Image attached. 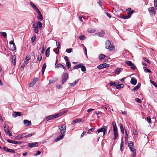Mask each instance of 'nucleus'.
Segmentation results:
<instances>
[{
    "mask_svg": "<svg viewBox=\"0 0 157 157\" xmlns=\"http://www.w3.org/2000/svg\"><path fill=\"white\" fill-rule=\"evenodd\" d=\"M112 125L114 132L113 134L114 136V138L113 139H115L118 136V129L116 126V124L115 122H113Z\"/></svg>",
    "mask_w": 157,
    "mask_h": 157,
    "instance_id": "obj_1",
    "label": "nucleus"
},
{
    "mask_svg": "<svg viewBox=\"0 0 157 157\" xmlns=\"http://www.w3.org/2000/svg\"><path fill=\"white\" fill-rule=\"evenodd\" d=\"M21 143V142H18L17 141H13V144H19Z\"/></svg>",
    "mask_w": 157,
    "mask_h": 157,
    "instance_id": "obj_62",
    "label": "nucleus"
},
{
    "mask_svg": "<svg viewBox=\"0 0 157 157\" xmlns=\"http://www.w3.org/2000/svg\"><path fill=\"white\" fill-rule=\"evenodd\" d=\"M41 59H42V56L40 54L38 53V56H37V60L40 62L41 60Z\"/></svg>",
    "mask_w": 157,
    "mask_h": 157,
    "instance_id": "obj_39",
    "label": "nucleus"
},
{
    "mask_svg": "<svg viewBox=\"0 0 157 157\" xmlns=\"http://www.w3.org/2000/svg\"><path fill=\"white\" fill-rule=\"evenodd\" d=\"M140 84L139 83L138 85L136 86H135L133 90H132V91H136L140 87Z\"/></svg>",
    "mask_w": 157,
    "mask_h": 157,
    "instance_id": "obj_27",
    "label": "nucleus"
},
{
    "mask_svg": "<svg viewBox=\"0 0 157 157\" xmlns=\"http://www.w3.org/2000/svg\"><path fill=\"white\" fill-rule=\"evenodd\" d=\"M64 136V134H63V135H60L58 136L56 139V140H55V141L57 142L59 140L61 139H62L63 136Z\"/></svg>",
    "mask_w": 157,
    "mask_h": 157,
    "instance_id": "obj_24",
    "label": "nucleus"
},
{
    "mask_svg": "<svg viewBox=\"0 0 157 157\" xmlns=\"http://www.w3.org/2000/svg\"><path fill=\"white\" fill-rule=\"evenodd\" d=\"M35 23L36 25H38L39 29H42V24L41 22L40 21H38L37 22H36Z\"/></svg>",
    "mask_w": 157,
    "mask_h": 157,
    "instance_id": "obj_21",
    "label": "nucleus"
},
{
    "mask_svg": "<svg viewBox=\"0 0 157 157\" xmlns=\"http://www.w3.org/2000/svg\"><path fill=\"white\" fill-rule=\"evenodd\" d=\"M143 68H144V71L145 72H147H147L151 73V71L149 69L145 67H144Z\"/></svg>",
    "mask_w": 157,
    "mask_h": 157,
    "instance_id": "obj_42",
    "label": "nucleus"
},
{
    "mask_svg": "<svg viewBox=\"0 0 157 157\" xmlns=\"http://www.w3.org/2000/svg\"><path fill=\"white\" fill-rule=\"evenodd\" d=\"M62 115V113H60V112L54 115H53V118H58Z\"/></svg>",
    "mask_w": 157,
    "mask_h": 157,
    "instance_id": "obj_28",
    "label": "nucleus"
},
{
    "mask_svg": "<svg viewBox=\"0 0 157 157\" xmlns=\"http://www.w3.org/2000/svg\"><path fill=\"white\" fill-rule=\"evenodd\" d=\"M130 82L132 84L135 85L137 83V80L134 78H131Z\"/></svg>",
    "mask_w": 157,
    "mask_h": 157,
    "instance_id": "obj_18",
    "label": "nucleus"
},
{
    "mask_svg": "<svg viewBox=\"0 0 157 157\" xmlns=\"http://www.w3.org/2000/svg\"><path fill=\"white\" fill-rule=\"evenodd\" d=\"M38 80V78H34L33 80V82L29 84V86L30 87H33L35 84L36 82Z\"/></svg>",
    "mask_w": 157,
    "mask_h": 157,
    "instance_id": "obj_13",
    "label": "nucleus"
},
{
    "mask_svg": "<svg viewBox=\"0 0 157 157\" xmlns=\"http://www.w3.org/2000/svg\"><path fill=\"white\" fill-rule=\"evenodd\" d=\"M24 124L26 126H29L31 125V122L28 120H24Z\"/></svg>",
    "mask_w": 157,
    "mask_h": 157,
    "instance_id": "obj_12",
    "label": "nucleus"
},
{
    "mask_svg": "<svg viewBox=\"0 0 157 157\" xmlns=\"http://www.w3.org/2000/svg\"><path fill=\"white\" fill-rule=\"evenodd\" d=\"M25 133H22L18 136L17 137V138H16V139L17 140H20L22 138L25 137Z\"/></svg>",
    "mask_w": 157,
    "mask_h": 157,
    "instance_id": "obj_16",
    "label": "nucleus"
},
{
    "mask_svg": "<svg viewBox=\"0 0 157 157\" xmlns=\"http://www.w3.org/2000/svg\"><path fill=\"white\" fill-rule=\"evenodd\" d=\"M134 10H132L131 11L128 12L127 15L126 16H124L122 17V18L124 19H128L130 18L131 17V14H132L134 12Z\"/></svg>",
    "mask_w": 157,
    "mask_h": 157,
    "instance_id": "obj_7",
    "label": "nucleus"
},
{
    "mask_svg": "<svg viewBox=\"0 0 157 157\" xmlns=\"http://www.w3.org/2000/svg\"><path fill=\"white\" fill-rule=\"evenodd\" d=\"M82 65V63H80L79 64H78V65H77L75 66H74L73 67V69H78L79 68H80L81 67V65Z\"/></svg>",
    "mask_w": 157,
    "mask_h": 157,
    "instance_id": "obj_35",
    "label": "nucleus"
},
{
    "mask_svg": "<svg viewBox=\"0 0 157 157\" xmlns=\"http://www.w3.org/2000/svg\"><path fill=\"white\" fill-rule=\"evenodd\" d=\"M38 145V142L29 143L28 146L31 147H36Z\"/></svg>",
    "mask_w": 157,
    "mask_h": 157,
    "instance_id": "obj_9",
    "label": "nucleus"
},
{
    "mask_svg": "<svg viewBox=\"0 0 157 157\" xmlns=\"http://www.w3.org/2000/svg\"><path fill=\"white\" fill-rule=\"evenodd\" d=\"M148 10L149 13L151 16H152L155 14L156 12L155 10L154 7H150L148 8Z\"/></svg>",
    "mask_w": 157,
    "mask_h": 157,
    "instance_id": "obj_5",
    "label": "nucleus"
},
{
    "mask_svg": "<svg viewBox=\"0 0 157 157\" xmlns=\"http://www.w3.org/2000/svg\"><path fill=\"white\" fill-rule=\"evenodd\" d=\"M120 128L121 131V132L123 134L124 133V128L123 127V126L122 124H120Z\"/></svg>",
    "mask_w": 157,
    "mask_h": 157,
    "instance_id": "obj_32",
    "label": "nucleus"
},
{
    "mask_svg": "<svg viewBox=\"0 0 157 157\" xmlns=\"http://www.w3.org/2000/svg\"><path fill=\"white\" fill-rule=\"evenodd\" d=\"M143 59L145 60V61L147 62V63H150L151 62L150 61L146 58L145 57H143Z\"/></svg>",
    "mask_w": 157,
    "mask_h": 157,
    "instance_id": "obj_54",
    "label": "nucleus"
},
{
    "mask_svg": "<svg viewBox=\"0 0 157 157\" xmlns=\"http://www.w3.org/2000/svg\"><path fill=\"white\" fill-rule=\"evenodd\" d=\"M50 48L49 47L48 48L45 52V55L47 57H48L49 56L50 54Z\"/></svg>",
    "mask_w": 157,
    "mask_h": 157,
    "instance_id": "obj_25",
    "label": "nucleus"
},
{
    "mask_svg": "<svg viewBox=\"0 0 157 157\" xmlns=\"http://www.w3.org/2000/svg\"><path fill=\"white\" fill-rule=\"evenodd\" d=\"M80 68H81V71H82L85 72L86 70V67L85 66H83L82 65H81Z\"/></svg>",
    "mask_w": 157,
    "mask_h": 157,
    "instance_id": "obj_38",
    "label": "nucleus"
},
{
    "mask_svg": "<svg viewBox=\"0 0 157 157\" xmlns=\"http://www.w3.org/2000/svg\"><path fill=\"white\" fill-rule=\"evenodd\" d=\"M131 151L133 152V153H132L133 156H136V150H135V149H133L132 150V151Z\"/></svg>",
    "mask_w": 157,
    "mask_h": 157,
    "instance_id": "obj_61",
    "label": "nucleus"
},
{
    "mask_svg": "<svg viewBox=\"0 0 157 157\" xmlns=\"http://www.w3.org/2000/svg\"><path fill=\"white\" fill-rule=\"evenodd\" d=\"M122 69L121 68H116L115 70V71L116 73H117V74H118L122 71Z\"/></svg>",
    "mask_w": 157,
    "mask_h": 157,
    "instance_id": "obj_31",
    "label": "nucleus"
},
{
    "mask_svg": "<svg viewBox=\"0 0 157 157\" xmlns=\"http://www.w3.org/2000/svg\"><path fill=\"white\" fill-rule=\"evenodd\" d=\"M34 134H35V133L34 132H33V133L28 134L27 135H25V137L27 138L29 137H30Z\"/></svg>",
    "mask_w": 157,
    "mask_h": 157,
    "instance_id": "obj_53",
    "label": "nucleus"
},
{
    "mask_svg": "<svg viewBox=\"0 0 157 157\" xmlns=\"http://www.w3.org/2000/svg\"><path fill=\"white\" fill-rule=\"evenodd\" d=\"M125 63L129 66H131V65L132 63V62L130 61L126 60Z\"/></svg>",
    "mask_w": 157,
    "mask_h": 157,
    "instance_id": "obj_40",
    "label": "nucleus"
},
{
    "mask_svg": "<svg viewBox=\"0 0 157 157\" xmlns=\"http://www.w3.org/2000/svg\"><path fill=\"white\" fill-rule=\"evenodd\" d=\"M95 31L96 30H94V29H93L91 28H89L88 29V32L90 33H94Z\"/></svg>",
    "mask_w": 157,
    "mask_h": 157,
    "instance_id": "obj_37",
    "label": "nucleus"
},
{
    "mask_svg": "<svg viewBox=\"0 0 157 157\" xmlns=\"http://www.w3.org/2000/svg\"><path fill=\"white\" fill-rule=\"evenodd\" d=\"M79 81V79H78L76 80V81H75L73 83H70V85L72 87H74L75 86L76 84L78 82V81Z\"/></svg>",
    "mask_w": 157,
    "mask_h": 157,
    "instance_id": "obj_34",
    "label": "nucleus"
},
{
    "mask_svg": "<svg viewBox=\"0 0 157 157\" xmlns=\"http://www.w3.org/2000/svg\"><path fill=\"white\" fill-rule=\"evenodd\" d=\"M123 142L122 140L121 144V151H123Z\"/></svg>",
    "mask_w": 157,
    "mask_h": 157,
    "instance_id": "obj_51",
    "label": "nucleus"
},
{
    "mask_svg": "<svg viewBox=\"0 0 157 157\" xmlns=\"http://www.w3.org/2000/svg\"><path fill=\"white\" fill-rule=\"evenodd\" d=\"M128 146L130 151H132L134 149V145L132 142L131 141L129 142Z\"/></svg>",
    "mask_w": 157,
    "mask_h": 157,
    "instance_id": "obj_11",
    "label": "nucleus"
},
{
    "mask_svg": "<svg viewBox=\"0 0 157 157\" xmlns=\"http://www.w3.org/2000/svg\"><path fill=\"white\" fill-rule=\"evenodd\" d=\"M66 126L65 124L62 125L60 126L59 127L60 130V133L61 135L64 134V133L66 131Z\"/></svg>",
    "mask_w": 157,
    "mask_h": 157,
    "instance_id": "obj_4",
    "label": "nucleus"
},
{
    "mask_svg": "<svg viewBox=\"0 0 157 157\" xmlns=\"http://www.w3.org/2000/svg\"><path fill=\"white\" fill-rule=\"evenodd\" d=\"M79 38L81 40H84L86 38V37L84 36L81 35L79 37Z\"/></svg>",
    "mask_w": 157,
    "mask_h": 157,
    "instance_id": "obj_57",
    "label": "nucleus"
},
{
    "mask_svg": "<svg viewBox=\"0 0 157 157\" xmlns=\"http://www.w3.org/2000/svg\"><path fill=\"white\" fill-rule=\"evenodd\" d=\"M109 66V65L107 63H104L100 64L98 66L97 68L99 69H101L106 67H108Z\"/></svg>",
    "mask_w": 157,
    "mask_h": 157,
    "instance_id": "obj_8",
    "label": "nucleus"
},
{
    "mask_svg": "<svg viewBox=\"0 0 157 157\" xmlns=\"http://www.w3.org/2000/svg\"><path fill=\"white\" fill-rule=\"evenodd\" d=\"M53 119H54L53 116V115H51L45 117L44 119V121H48Z\"/></svg>",
    "mask_w": 157,
    "mask_h": 157,
    "instance_id": "obj_14",
    "label": "nucleus"
},
{
    "mask_svg": "<svg viewBox=\"0 0 157 157\" xmlns=\"http://www.w3.org/2000/svg\"><path fill=\"white\" fill-rule=\"evenodd\" d=\"M109 84L111 86H116V85L115 84V82L110 81V82L109 83Z\"/></svg>",
    "mask_w": 157,
    "mask_h": 157,
    "instance_id": "obj_47",
    "label": "nucleus"
},
{
    "mask_svg": "<svg viewBox=\"0 0 157 157\" xmlns=\"http://www.w3.org/2000/svg\"><path fill=\"white\" fill-rule=\"evenodd\" d=\"M124 86V85L123 84H118V85L116 87V89H119L122 88Z\"/></svg>",
    "mask_w": 157,
    "mask_h": 157,
    "instance_id": "obj_36",
    "label": "nucleus"
},
{
    "mask_svg": "<svg viewBox=\"0 0 157 157\" xmlns=\"http://www.w3.org/2000/svg\"><path fill=\"white\" fill-rule=\"evenodd\" d=\"M150 82L155 87H157V84L156 82L151 80H150Z\"/></svg>",
    "mask_w": 157,
    "mask_h": 157,
    "instance_id": "obj_52",
    "label": "nucleus"
},
{
    "mask_svg": "<svg viewBox=\"0 0 157 157\" xmlns=\"http://www.w3.org/2000/svg\"><path fill=\"white\" fill-rule=\"evenodd\" d=\"M68 74L67 73L63 74L62 77V84H63L68 79Z\"/></svg>",
    "mask_w": 157,
    "mask_h": 157,
    "instance_id": "obj_3",
    "label": "nucleus"
},
{
    "mask_svg": "<svg viewBox=\"0 0 157 157\" xmlns=\"http://www.w3.org/2000/svg\"><path fill=\"white\" fill-rule=\"evenodd\" d=\"M72 48H69V49H67L66 50V52L69 53H70L72 52Z\"/></svg>",
    "mask_w": 157,
    "mask_h": 157,
    "instance_id": "obj_46",
    "label": "nucleus"
},
{
    "mask_svg": "<svg viewBox=\"0 0 157 157\" xmlns=\"http://www.w3.org/2000/svg\"><path fill=\"white\" fill-rule=\"evenodd\" d=\"M30 4L33 6V7L34 8V9H35L36 10V12L39 10L38 8L35 5L33 2H30Z\"/></svg>",
    "mask_w": 157,
    "mask_h": 157,
    "instance_id": "obj_30",
    "label": "nucleus"
},
{
    "mask_svg": "<svg viewBox=\"0 0 157 157\" xmlns=\"http://www.w3.org/2000/svg\"><path fill=\"white\" fill-rule=\"evenodd\" d=\"M94 110V109H92V108H90V109H89L87 110V112H88V113H89L90 112H91V111Z\"/></svg>",
    "mask_w": 157,
    "mask_h": 157,
    "instance_id": "obj_63",
    "label": "nucleus"
},
{
    "mask_svg": "<svg viewBox=\"0 0 157 157\" xmlns=\"http://www.w3.org/2000/svg\"><path fill=\"white\" fill-rule=\"evenodd\" d=\"M98 57L100 60H102L106 57V56L102 54H100L99 55Z\"/></svg>",
    "mask_w": 157,
    "mask_h": 157,
    "instance_id": "obj_29",
    "label": "nucleus"
},
{
    "mask_svg": "<svg viewBox=\"0 0 157 157\" xmlns=\"http://www.w3.org/2000/svg\"><path fill=\"white\" fill-rule=\"evenodd\" d=\"M0 33L4 37H7V34L6 33L3 32H1Z\"/></svg>",
    "mask_w": 157,
    "mask_h": 157,
    "instance_id": "obj_49",
    "label": "nucleus"
},
{
    "mask_svg": "<svg viewBox=\"0 0 157 157\" xmlns=\"http://www.w3.org/2000/svg\"><path fill=\"white\" fill-rule=\"evenodd\" d=\"M55 67L57 68L61 67L63 68L64 70H65L66 69L65 67L61 63L58 64L57 65H56Z\"/></svg>",
    "mask_w": 157,
    "mask_h": 157,
    "instance_id": "obj_23",
    "label": "nucleus"
},
{
    "mask_svg": "<svg viewBox=\"0 0 157 157\" xmlns=\"http://www.w3.org/2000/svg\"><path fill=\"white\" fill-rule=\"evenodd\" d=\"M103 128H100L98 129L97 130V132L98 133H100V132H102L103 131Z\"/></svg>",
    "mask_w": 157,
    "mask_h": 157,
    "instance_id": "obj_59",
    "label": "nucleus"
},
{
    "mask_svg": "<svg viewBox=\"0 0 157 157\" xmlns=\"http://www.w3.org/2000/svg\"><path fill=\"white\" fill-rule=\"evenodd\" d=\"M12 59L13 64L15 66L16 64V58L15 55H13L12 56Z\"/></svg>",
    "mask_w": 157,
    "mask_h": 157,
    "instance_id": "obj_19",
    "label": "nucleus"
},
{
    "mask_svg": "<svg viewBox=\"0 0 157 157\" xmlns=\"http://www.w3.org/2000/svg\"><path fill=\"white\" fill-rule=\"evenodd\" d=\"M95 128H90L88 130L87 133L89 134L90 133L93 132L95 130Z\"/></svg>",
    "mask_w": 157,
    "mask_h": 157,
    "instance_id": "obj_41",
    "label": "nucleus"
},
{
    "mask_svg": "<svg viewBox=\"0 0 157 157\" xmlns=\"http://www.w3.org/2000/svg\"><path fill=\"white\" fill-rule=\"evenodd\" d=\"M64 59L66 60V62H67L68 61H69V60L67 56H65L64 57Z\"/></svg>",
    "mask_w": 157,
    "mask_h": 157,
    "instance_id": "obj_64",
    "label": "nucleus"
},
{
    "mask_svg": "<svg viewBox=\"0 0 157 157\" xmlns=\"http://www.w3.org/2000/svg\"><path fill=\"white\" fill-rule=\"evenodd\" d=\"M4 129L5 131V132L6 133H8L9 132H10V130L9 129H8V127H6V126L5 125V126H4Z\"/></svg>",
    "mask_w": 157,
    "mask_h": 157,
    "instance_id": "obj_43",
    "label": "nucleus"
},
{
    "mask_svg": "<svg viewBox=\"0 0 157 157\" xmlns=\"http://www.w3.org/2000/svg\"><path fill=\"white\" fill-rule=\"evenodd\" d=\"M105 48L108 49L109 51H112L114 49V46L111 45L110 41L107 40L105 42Z\"/></svg>",
    "mask_w": 157,
    "mask_h": 157,
    "instance_id": "obj_2",
    "label": "nucleus"
},
{
    "mask_svg": "<svg viewBox=\"0 0 157 157\" xmlns=\"http://www.w3.org/2000/svg\"><path fill=\"white\" fill-rule=\"evenodd\" d=\"M10 44H12L13 46V48L12 50H14L16 49V47L15 44L14 43L13 41H11L10 42Z\"/></svg>",
    "mask_w": 157,
    "mask_h": 157,
    "instance_id": "obj_33",
    "label": "nucleus"
},
{
    "mask_svg": "<svg viewBox=\"0 0 157 157\" xmlns=\"http://www.w3.org/2000/svg\"><path fill=\"white\" fill-rule=\"evenodd\" d=\"M131 65L130 66V67L132 70H134L136 69V67L133 63H132Z\"/></svg>",
    "mask_w": 157,
    "mask_h": 157,
    "instance_id": "obj_45",
    "label": "nucleus"
},
{
    "mask_svg": "<svg viewBox=\"0 0 157 157\" xmlns=\"http://www.w3.org/2000/svg\"><path fill=\"white\" fill-rule=\"evenodd\" d=\"M33 25L34 32L36 33H38L39 32L38 27V25H36L35 22H33Z\"/></svg>",
    "mask_w": 157,
    "mask_h": 157,
    "instance_id": "obj_6",
    "label": "nucleus"
},
{
    "mask_svg": "<svg viewBox=\"0 0 157 157\" xmlns=\"http://www.w3.org/2000/svg\"><path fill=\"white\" fill-rule=\"evenodd\" d=\"M46 63H44L43 64L42 67V74L43 75L44 74V71L46 68Z\"/></svg>",
    "mask_w": 157,
    "mask_h": 157,
    "instance_id": "obj_26",
    "label": "nucleus"
},
{
    "mask_svg": "<svg viewBox=\"0 0 157 157\" xmlns=\"http://www.w3.org/2000/svg\"><path fill=\"white\" fill-rule=\"evenodd\" d=\"M37 13L38 16L37 17V18L38 20H40V21H41L43 20V18L42 16L40 11V10H39L38 11L36 12Z\"/></svg>",
    "mask_w": 157,
    "mask_h": 157,
    "instance_id": "obj_10",
    "label": "nucleus"
},
{
    "mask_svg": "<svg viewBox=\"0 0 157 157\" xmlns=\"http://www.w3.org/2000/svg\"><path fill=\"white\" fill-rule=\"evenodd\" d=\"M21 112H14L13 114V116L14 117H17V116H20L21 115Z\"/></svg>",
    "mask_w": 157,
    "mask_h": 157,
    "instance_id": "obj_15",
    "label": "nucleus"
},
{
    "mask_svg": "<svg viewBox=\"0 0 157 157\" xmlns=\"http://www.w3.org/2000/svg\"><path fill=\"white\" fill-rule=\"evenodd\" d=\"M30 59V57L29 56H26L25 58V59L24 63L26 64H27L28 63V61H29Z\"/></svg>",
    "mask_w": 157,
    "mask_h": 157,
    "instance_id": "obj_22",
    "label": "nucleus"
},
{
    "mask_svg": "<svg viewBox=\"0 0 157 157\" xmlns=\"http://www.w3.org/2000/svg\"><path fill=\"white\" fill-rule=\"evenodd\" d=\"M147 121L149 123L151 124V121L150 117L148 116L147 117Z\"/></svg>",
    "mask_w": 157,
    "mask_h": 157,
    "instance_id": "obj_50",
    "label": "nucleus"
},
{
    "mask_svg": "<svg viewBox=\"0 0 157 157\" xmlns=\"http://www.w3.org/2000/svg\"><path fill=\"white\" fill-rule=\"evenodd\" d=\"M136 101L138 103H141L142 102L141 100L139 98H136L135 99Z\"/></svg>",
    "mask_w": 157,
    "mask_h": 157,
    "instance_id": "obj_58",
    "label": "nucleus"
},
{
    "mask_svg": "<svg viewBox=\"0 0 157 157\" xmlns=\"http://www.w3.org/2000/svg\"><path fill=\"white\" fill-rule=\"evenodd\" d=\"M36 38V37L33 36L31 38V41L32 43H33L35 41Z\"/></svg>",
    "mask_w": 157,
    "mask_h": 157,
    "instance_id": "obj_55",
    "label": "nucleus"
},
{
    "mask_svg": "<svg viewBox=\"0 0 157 157\" xmlns=\"http://www.w3.org/2000/svg\"><path fill=\"white\" fill-rule=\"evenodd\" d=\"M104 34L105 32L103 31H101L98 33H95V35H97L100 37H102L104 35Z\"/></svg>",
    "mask_w": 157,
    "mask_h": 157,
    "instance_id": "obj_17",
    "label": "nucleus"
},
{
    "mask_svg": "<svg viewBox=\"0 0 157 157\" xmlns=\"http://www.w3.org/2000/svg\"><path fill=\"white\" fill-rule=\"evenodd\" d=\"M56 45H58V46L56 48V49L57 50H58V51H59V49H60V44L59 43L57 42H56Z\"/></svg>",
    "mask_w": 157,
    "mask_h": 157,
    "instance_id": "obj_48",
    "label": "nucleus"
},
{
    "mask_svg": "<svg viewBox=\"0 0 157 157\" xmlns=\"http://www.w3.org/2000/svg\"><path fill=\"white\" fill-rule=\"evenodd\" d=\"M82 120L80 118L76 119L72 121V124L73 125L77 122H80L82 121Z\"/></svg>",
    "mask_w": 157,
    "mask_h": 157,
    "instance_id": "obj_20",
    "label": "nucleus"
},
{
    "mask_svg": "<svg viewBox=\"0 0 157 157\" xmlns=\"http://www.w3.org/2000/svg\"><path fill=\"white\" fill-rule=\"evenodd\" d=\"M8 152H10V153H14L15 152V151L12 149H9L8 151Z\"/></svg>",
    "mask_w": 157,
    "mask_h": 157,
    "instance_id": "obj_60",
    "label": "nucleus"
},
{
    "mask_svg": "<svg viewBox=\"0 0 157 157\" xmlns=\"http://www.w3.org/2000/svg\"><path fill=\"white\" fill-rule=\"evenodd\" d=\"M66 64L68 68H70L71 64L69 61L66 62Z\"/></svg>",
    "mask_w": 157,
    "mask_h": 157,
    "instance_id": "obj_44",
    "label": "nucleus"
},
{
    "mask_svg": "<svg viewBox=\"0 0 157 157\" xmlns=\"http://www.w3.org/2000/svg\"><path fill=\"white\" fill-rule=\"evenodd\" d=\"M25 63H22L21 67V68H20V69H21V71H23L24 70V67H25Z\"/></svg>",
    "mask_w": 157,
    "mask_h": 157,
    "instance_id": "obj_56",
    "label": "nucleus"
}]
</instances>
